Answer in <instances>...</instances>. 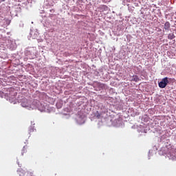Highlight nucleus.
<instances>
[{
    "instance_id": "obj_4",
    "label": "nucleus",
    "mask_w": 176,
    "mask_h": 176,
    "mask_svg": "<svg viewBox=\"0 0 176 176\" xmlns=\"http://www.w3.org/2000/svg\"><path fill=\"white\" fill-rule=\"evenodd\" d=\"M140 80V78H138V76H133L131 81L132 82H138Z\"/></svg>"
},
{
    "instance_id": "obj_7",
    "label": "nucleus",
    "mask_w": 176,
    "mask_h": 176,
    "mask_svg": "<svg viewBox=\"0 0 176 176\" xmlns=\"http://www.w3.org/2000/svg\"><path fill=\"white\" fill-rule=\"evenodd\" d=\"M27 152V148H25V146H23V148L22 150V155H24Z\"/></svg>"
},
{
    "instance_id": "obj_3",
    "label": "nucleus",
    "mask_w": 176,
    "mask_h": 176,
    "mask_svg": "<svg viewBox=\"0 0 176 176\" xmlns=\"http://www.w3.org/2000/svg\"><path fill=\"white\" fill-rule=\"evenodd\" d=\"M164 30H166V31H168V30H170V22L166 21L164 24Z\"/></svg>"
},
{
    "instance_id": "obj_2",
    "label": "nucleus",
    "mask_w": 176,
    "mask_h": 176,
    "mask_svg": "<svg viewBox=\"0 0 176 176\" xmlns=\"http://www.w3.org/2000/svg\"><path fill=\"white\" fill-rule=\"evenodd\" d=\"M21 106L23 108H28V109H31V108H32V107L31 106V101L27 99H23L21 102Z\"/></svg>"
},
{
    "instance_id": "obj_8",
    "label": "nucleus",
    "mask_w": 176,
    "mask_h": 176,
    "mask_svg": "<svg viewBox=\"0 0 176 176\" xmlns=\"http://www.w3.org/2000/svg\"><path fill=\"white\" fill-rule=\"evenodd\" d=\"M103 2H105V3H107V2H111V0H102Z\"/></svg>"
},
{
    "instance_id": "obj_1",
    "label": "nucleus",
    "mask_w": 176,
    "mask_h": 176,
    "mask_svg": "<svg viewBox=\"0 0 176 176\" xmlns=\"http://www.w3.org/2000/svg\"><path fill=\"white\" fill-rule=\"evenodd\" d=\"M167 85H168V78L167 77H165L164 78H163L161 80V82L158 83V86L159 87H160V89H164V87H166Z\"/></svg>"
},
{
    "instance_id": "obj_5",
    "label": "nucleus",
    "mask_w": 176,
    "mask_h": 176,
    "mask_svg": "<svg viewBox=\"0 0 176 176\" xmlns=\"http://www.w3.org/2000/svg\"><path fill=\"white\" fill-rule=\"evenodd\" d=\"M174 38H175V35H174L173 33H170L168 36V39L173 40V39H174Z\"/></svg>"
},
{
    "instance_id": "obj_6",
    "label": "nucleus",
    "mask_w": 176,
    "mask_h": 176,
    "mask_svg": "<svg viewBox=\"0 0 176 176\" xmlns=\"http://www.w3.org/2000/svg\"><path fill=\"white\" fill-rule=\"evenodd\" d=\"M95 116H96V118H98V119H100V118H101V114L99 113L98 111H97V112L96 113Z\"/></svg>"
}]
</instances>
